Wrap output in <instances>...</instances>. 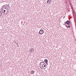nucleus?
<instances>
[{
  "label": "nucleus",
  "mask_w": 76,
  "mask_h": 76,
  "mask_svg": "<svg viewBox=\"0 0 76 76\" xmlns=\"http://www.w3.org/2000/svg\"><path fill=\"white\" fill-rule=\"evenodd\" d=\"M39 33L40 35H42L44 33V30H40L39 31Z\"/></svg>",
  "instance_id": "nucleus-1"
},
{
  "label": "nucleus",
  "mask_w": 76,
  "mask_h": 76,
  "mask_svg": "<svg viewBox=\"0 0 76 76\" xmlns=\"http://www.w3.org/2000/svg\"><path fill=\"white\" fill-rule=\"evenodd\" d=\"M47 2L48 4H50L51 3V0H48Z\"/></svg>",
  "instance_id": "nucleus-2"
},
{
  "label": "nucleus",
  "mask_w": 76,
  "mask_h": 76,
  "mask_svg": "<svg viewBox=\"0 0 76 76\" xmlns=\"http://www.w3.org/2000/svg\"><path fill=\"white\" fill-rule=\"evenodd\" d=\"M44 62L47 65H48V60L47 59H45L44 60Z\"/></svg>",
  "instance_id": "nucleus-3"
},
{
  "label": "nucleus",
  "mask_w": 76,
  "mask_h": 76,
  "mask_svg": "<svg viewBox=\"0 0 76 76\" xmlns=\"http://www.w3.org/2000/svg\"><path fill=\"white\" fill-rule=\"evenodd\" d=\"M66 23L67 25H69L70 23V21H69V20H67L66 21Z\"/></svg>",
  "instance_id": "nucleus-4"
},
{
  "label": "nucleus",
  "mask_w": 76,
  "mask_h": 76,
  "mask_svg": "<svg viewBox=\"0 0 76 76\" xmlns=\"http://www.w3.org/2000/svg\"><path fill=\"white\" fill-rule=\"evenodd\" d=\"M29 50L30 51V52H34V50L33 49V48H31L29 49Z\"/></svg>",
  "instance_id": "nucleus-5"
},
{
  "label": "nucleus",
  "mask_w": 76,
  "mask_h": 76,
  "mask_svg": "<svg viewBox=\"0 0 76 76\" xmlns=\"http://www.w3.org/2000/svg\"><path fill=\"white\" fill-rule=\"evenodd\" d=\"M34 70L31 71L30 72L31 73V74L32 75V74H34Z\"/></svg>",
  "instance_id": "nucleus-6"
},
{
  "label": "nucleus",
  "mask_w": 76,
  "mask_h": 76,
  "mask_svg": "<svg viewBox=\"0 0 76 76\" xmlns=\"http://www.w3.org/2000/svg\"><path fill=\"white\" fill-rule=\"evenodd\" d=\"M44 64V62H42L40 63L39 65H41V66H42V64Z\"/></svg>",
  "instance_id": "nucleus-7"
},
{
  "label": "nucleus",
  "mask_w": 76,
  "mask_h": 76,
  "mask_svg": "<svg viewBox=\"0 0 76 76\" xmlns=\"http://www.w3.org/2000/svg\"><path fill=\"white\" fill-rule=\"evenodd\" d=\"M66 27H67V28H69L70 27V25L68 24V25L66 26Z\"/></svg>",
  "instance_id": "nucleus-8"
},
{
  "label": "nucleus",
  "mask_w": 76,
  "mask_h": 76,
  "mask_svg": "<svg viewBox=\"0 0 76 76\" xmlns=\"http://www.w3.org/2000/svg\"><path fill=\"white\" fill-rule=\"evenodd\" d=\"M2 13H1V11H0V16H2Z\"/></svg>",
  "instance_id": "nucleus-9"
},
{
  "label": "nucleus",
  "mask_w": 76,
  "mask_h": 76,
  "mask_svg": "<svg viewBox=\"0 0 76 76\" xmlns=\"http://www.w3.org/2000/svg\"><path fill=\"white\" fill-rule=\"evenodd\" d=\"M43 67H45L46 68L47 67V66L45 65V64L43 66Z\"/></svg>",
  "instance_id": "nucleus-10"
},
{
  "label": "nucleus",
  "mask_w": 76,
  "mask_h": 76,
  "mask_svg": "<svg viewBox=\"0 0 76 76\" xmlns=\"http://www.w3.org/2000/svg\"><path fill=\"white\" fill-rule=\"evenodd\" d=\"M6 12V10H4V12H3V11H2V12H3V13H4V12Z\"/></svg>",
  "instance_id": "nucleus-11"
},
{
  "label": "nucleus",
  "mask_w": 76,
  "mask_h": 76,
  "mask_svg": "<svg viewBox=\"0 0 76 76\" xmlns=\"http://www.w3.org/2000/svg\"><path fill=\"white\" fill-rule=\"evenodd\" d=\"M45 64L44 62V64H43L42 65V66H44V65Z\"/></svg>",
  "instance_id": "nucleus-12"
},
{
  "label": "nucleus",
  "mask_w": 76,
  "mask_h": 76,
  "mask_svg": "<svg viewBox=\"0 0 76 76\" xmlns=\"http://www.w3.org/2000/svg\"><path fill=\"white\" fill-rule=\"evenodd\" d=\"M64 24H67V23H66V22H65L64 23Z\"/></svg>",
  "instance_id": "nucleus-13"
},
{
  "label": "nucleus",
  "mask_w": 76,
  "mask_h": 76,
  "mask_svg": "<svg viewBox=\"0 0 76 76\" xmlns=\"http://www.w3.org/2000/svg\"><path fill=\"white\" fill-rule=\"evenodd\" d=\"M41 65H39V66H40V67L41 69H42V68H41Z\"/></svg>",
  "instance_id": "nucleus-14"
},
{
  "label": "nucleus",
  "mask_w": 76,
  "mask_h": 76,
  "mask_svg": "<svg viewBox=\"0 0 76 76\" xmlns=\"http://www.w3.org/2000/svg\"><path fill=\"white\" fill-rule=\"evenodd\" d=\"M16 44L18 45V43H16Z\"/></svg>",
  "instance_id": "nucleus-15"
},
{
  "label": "nucleus",
  "mask_w": 76,
  "mask_h": 76,
  "mask_svg": "<svg viewBox=\"0 0 76 76\" xmlns=\"http://www.w3.org/2000/svg\"><path fill=\"white\" fill-rule=\"evenodd\" d=\"M71 9H73V7H72V6H71Z\"/></svg>",
  "instance_id": "nucleus-16"
},
{
  "label": "nucleus",
  "mask_w": 76,
  "mask_h": 76,
  "mask_svg": "<svg viewBox=\"0 0 76 76\" xmlns=\"http://www.w3.org/2000/svg\"><path fill=\"white\" fill-rule=\"evenodd\" d=\"M73 13H75V11H74L73 12Z\"/></svg>",
  "instance_id": "nucleus-17"
},
{
  "label": "nucleus",
  "mask_w": 76,
  "mask_h": 76,
  "mask_svg": "<svg viewBox=\"0 0 76 76\" xmlns=\"http://www.w3.org/2000/svg\"><path fill=\"white\" fill-rule=\"evenodd\" d=\"M3 14H5V12H4V13L3 12Z\"/></svg>",
  "instance_id": "nucleus-18"
},
{
  "label": "nucleus",
  "mask_w": 76,
  "mask_h": 76,
  "mask_svg": "<svg viewBox=\"0 0 76 76\" xmlns=\"http://www.w3.org/2000/svg\"><path fill=\"white\" fill-rule=\"evenodd\" d=\"M4 6H5V5H4L3 6V7H4Z\"/></svg>",
  "instance_id": "nucleus-19"
},
{
  "label": "nucleus",
  "mask_w": 76,
  "mask_h": 76,
  "mask_svg": "<svg viewBox=\"0 0 76 76\" xmlns=\"http://www.w3.org/2000/svg\"><path fill=\"white\" fill-rule=\"evenodd\" d=\"M42 67H43V66H42Z\"/></svg>",
  "instance_id": "nucleus-20"
},
{
  "label": "nucleus",
  "mask_w": 76,
  "mask_h": 76,
  "mask_svg": "<svg viewBox=\"0 0 76 76\" xmlns=\"http://www.w3.org/2000/svg\"><path fill=\"white\" fill-rule=\"evenodd\" d=\"M18 47H19V45H18Z\"/></svg>",
  "instance_id": "nucleus-21"
},
{
  "label": "nucleus",
  "mask_w": 76,
  "mask_h": 76,
  "mask_svg": "<svg viewBox=\"0 0 76 76\" xmlns=\"http://www.w3.org/2000/svg\"><path fill=\"white\" fill-rule=\"evenodd\" d=\"M63 25H64V24H63Z\"/></svg>",
  "instance_id": "nucleus-22"
},
{
  "label": "nucleus",
  "mask_w": 76,
  "mask_h": 76,
  "mask_svg": "<svg viewBox=\"0 0 76 76\" xmlns=\"http://www.w3.org/2000/svg\"><path fill=\"white\" fill-rule=\"evenodd\" d=\"M4 7V8H5V7Z\"/></svg>",
  "instance_id": "nucleus-23"
},
{
  "label": "nucleus",
  "mask_w": 76,
  "mask_h": 76,
  "mask_svg": "<svg viewBox=\"0 0 76 76\" xmlns=\"http://www.w3.org/2000/svg\"><path fill=\"white\" fill-rule=\"evenodd\" d=\"M16 43H17L16 42H15V43H16Z\"/></svg>",
  "instance_id": "nucleus-24"
},
{
  "label": "nucleus",
  "mask_w": 76,
  "mask_h": 76,
  "mask_svg": "<svg viewBox=\"0 0 76 76\" xmlns=\"http://www.w3.org/2000/svg\"><path fill=\"white\" fill-rule=\"evenodd\" d=\"M43 69H44V67H43Z\"/></svg>",
  "instance_id": "nucleus-25"
}]
</instances>
